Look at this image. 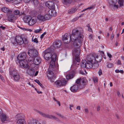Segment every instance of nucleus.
I'll return each instance as SVG.
<instances>
[{"label": "nucleus", "mask_w": 124, "mask_h": 124, "mask_svg": "<svg viewBox=\"0 0 124 124\" xmlns=\"http://www.w3.org/2000/svg\"><path fill=\"white\" fill-rule=\"evenodd\" d=\"M72 41L75 48H79L81 46L82 41L83 40L84 36L81 30H79L76 28L73 30L72 33L71 34Z\"/></svg>", "instance_id": "1"}, {"label": "nucleus", "mask_w": 124, "mask_h": 124, "mask_svg": "<svg viewBox=\"0 0 124 124\" xmlns=\"http://www.w3.org/2000/svg\"><path fill=\"white\" fill-rule=\"evenodd\" d=\"M54 49L53 48H48L45 50L43 53V55L44 58L46 60L51 59L49 67L54 68L55 67V62L56 60V55L54 54L52 55V53H53Z\"/></svg>", "instance_id": "2"}, {"label": "nucleus", "mask_w": 124, "mask_h": 124, "mask_svg": "<svg viewBox=\"0 0 124 124\" xmlns=\"http://www.w3.org/2000/svg\"><path fill=\"white\" fill-rule=\"evenodd\" d=\"M86 82L87 80L85 78L78 79L76 80V83L78 85H73L70 87V90L72 92H76L78 89V86L79 88H82L86 84Z\"/></svg>", "instance_id": "3"}, {"label": "nucleus", "mask_w": 124, "mask_h": 124, "mask_svg": "<svg viewBox=\"0 0 124 124\" xmlns=\"http://www.w3.org/2000/svg\"><path fill=\"white\" fill-rule=\"evenodd\" d=\"M27 39L26 38V36L24 35H22L21 36H17L15 39H13L11 42L13 45L16 46L18 44L21 45L25 42H27Z\"/></svg>", "instance_id": "4"}, {"label": "nucleus", "mask_w": 124, "mask_h": 124, "mask_svg": "<svg viewBox=\"0 0 124 124\" xmlns=\"http://www.w3.org/2000/svg\"><path fill=\"white\" fill-rule=\"evenodd\" d=\"M80 52V48H75L74 49L72 52V55L73 57H75L76 60L73 61V63L74 65H75L77 64L76 61L78 62L80 61V59L79 57Z\"/></svg>", "instance_id": "5"}, {"label": "nucleus", "mask_w": 124, "mask_h": 124, "mask_svg": "<svg viewBox=\"0 0 124 124\" xmlns=\"http://www.w3.org/2000/svg\"><path fill=\"white\" fill-rule=\"evenodd\" d=\"M16 118L17 120V123L18 124H25V122L24 120V115L22 114H18L16 116Z\"/></svg>", "instance_id": "6"}, {"label": "nucleus", "mask_w": 124, "mask_h": 124, "mask_svg": "<svg viewBox=\"0 0 124 124\" xmlns=\"http://www.w3.org/2000/svg\"><path fill=\"white\" fill-rule=\"evenodd\" d=\"M31 58H27L26 60H20V66L23 68H27L28 66L27 63L28 62H32Z\"/></svg>", "instance_id": "7"}, {"label": "nucleus", "mask_w": 124, "mask_h": 124, "mask_svg": "<svg viewBox=\"0 0 124 124\" xmlns=\"http://www.w3.org/2000/svg\"><path fill=\"white\" fill-rule=\"evenodd\" d=\"M28 54L30 57L29 58H31V59L32 60V61L33 60V58L36 57L37 56H38V53L37 50L35 49H31L29 50L28 51Z\"/></svg>", "instance_id": "8"}, {"label": "nucleus", "mask_w": 124, "mask_h": 124, "mask_svg": "<svg viewBox=\"0 0 124 124\" xmlns=\"http://www.w3.org/2000/svg\"><path fill=\"white\" fill-rule=\"evenodd\" d=\"M102 60V57L100 56V59L99 60H97L96 59V58H95L94 56H93V55H87V57L86 60L87 61H90L91 62H94L95 61H96L98 62H100Z\"/></svg>", "instance_id": "9"}, {"label": "nucleus", "mask_w": 124, "mask_h": 124, "mask_svg": "<svg viewBox=\"0 0 124 124\" xmlns=\"http://www.w3.org/2000/svg\"><path fill=\"white\" fill-rule=\"evenodd\" d=\"M57 87L60 88L62 86H65L66 84V81L64 78L62 79L61 80H58L54 82Z\"/></svg>", "instance_id": "10"}, {"label": "nucleus", "mask_w": 124, "mask_h": 124, "mask_svg": "<svg viewBox=\"0 0 124 124\" xmlns=\"http://www.w3.org/2000/svg\"><path fill=\"white\" fill-rule=\"evenodd\" d=\"M93 63L90 62V61L85 60L84 62H82L81 64V66L83 68L90 69L92 68L93 66Z\"/></svg>", "instance_id": "11"}, {"label": "nucleus", "mask_w": 124, "mask_h": 124, "mask_svg": "<svg viewBox=\"0 0 124 124\" xmlns=\"http://www.w3.org/2000/svg\"><path fill=\"white\" fill-rule=\"evenodd\" d=\"M71 34L69 33H66L63 36L62 40L63 41L67 40L65 43H69L70 41H72V38L71 37Z\"/></svg>", "instance_id": "12"}, {"label": "nucleus", "mask_w": 124, "mask_h": 124, "mask_svg": "<svg viewBox=\"0 0 124 124\" xmlns=\"http://www.w3.org/2000/svg\"><path fill=\"white\" fill-rule=\"evenodd\" d=\"M45 4L46 6L50 9L55 8L54 3L53 1H48L46 2Z\"/></svg>", "instance_id": "13"}, {"label": "nucleus", "mask_w": 124, "mask_h": 124, "mask_svg": "<svg viewBox=\"0 0 124 124\" xmlns=\"http://www.w3.org/2000/svg\"><path fill=\"white\" fill-rule=\"evenodd\" d=\"M37 112L39 113L42 116L47 118H48L50 119H53L54 116L52 115H49L43 113L39 111H38Z\"/></svg>", "instance_id": "14"}, {"label": "nucleus", "mask_w": 124, "mask_h": 124, "mask_svg": "<svg viewBox=\"0 0 124 124\" xmlns=\"http://www.w3.org/2000/svg\"><path fill=\"white\" fill-rule=\"evenodd\" d=\"M41 59L40 57L37 56L36 57L34 58L33 59V62L35 64L38 65L41 62Z\"/></svg>", "instance_id": "15"}, {"label": "nucleus", "mask_w": 124, "mask_h": 124, "mask_svg": "<svg viewBox=\"0 0 124 124\" xmlns=\"http://www.w3.org/2000/svg\"><path fill=\"white\" fill-rule=\"evenodd\" d=\"M26 57V54L25 52H23L19 54L17 57L18 59L20 60H25Z\"/></svg>", "instance_id": "16"}, {"label": "nucleus", "mask_w": 124, "mask_h": 124, "mask_svg": "<svg viewBox=\"0 0 124 124\" xmlns=\"http://www.w3.org/2000/svg\"><path fill=\"white\" fill-rule=\"evenodd\" d=\"M62 45L61 42L60 40H56L53 43V46L55 48H59Z\"/></svg>", "instance_id": "17"}, {"label": "nucleus", "mask_w": 124, "mask_h": 124, "mask_svg": "<svg viewBox=\"0 0 124 124\" xmlns=\"http://www.w3.org/2000/svg\"><path fill=\"white\" fill-rule=\"evenodd\" d=\"M72 0H62V1L65 7H68L72 2Z\"/></svg>", "instance_id": "18"}, {"label": "nucleus", "mask_w": 124, "mask_h": 124, "mask_svg": "<svg viewBox=\"0 0 124 124\" xmlns=\"http://www.w3.org/2000/svg\"><path fill=\"white\" fill-rule=\"evenodd\" d=\"M29 124H41L39 121L35 119L31 118L28 121Z\"/></svg>", "instance_id": "19"}, {"label": "nucleus", "mask_w": 124, "mask_h": 124, "mask_svg": "<svg viewBox=\"0 0 124 124\" xmlns=\"http://www.w3.org/2000/svg\"><path fill=\"white\" fill-rule=\"evenodd\" d=\"M1 11L5 13L10 14L12 12V11L9 9L8 8L6 7H3L1 8Z\"/></svg>", "instance_id": "20"}, {"label": "nucleus", "mask_w": 124, "mask_h": 124, "mask_svg": "<svg viewBox=\"0 0 124 124\" xmlns=\"http://www.w3.org/2000/svg\"><path fill=\"white\" fill-rule=\"evenodd\" d=\"M8 19L9 21L14 22L16 19V17L15 15H11L9 16Z\"/></svg>", "instance_id": "21"}, {"label": "nucleus", "mask_w": 124, "mask_h": 124, "mask_svg": "<svg viewBox=\"0 0 124 124\" xmlns=\"http://www.w3.org/2000/svg\"><path fill=\"white\" fill-rule=\"evenodd\" d=\"M75 74V72L74 71H73L70 72L69 75L66 76V78L68 79H72L73 78Z\"/></svg>", "instance_id": "22"}, {"label": "nucleus", "mask_w": 124, "mask_h": 124, "mask_svg": "<svg viewBox=\"0 0 124 124\" xmlns=\"http://www.w3.org/2000/svg\"><path fill=\"white\" fill-rule=\"evenodd\" d=\"M78 10V9L77 8H73L68 10V13L69 14H71L74 13L75 12Z\"/></svg>", "instance_id": "23"}, {"label": "nucleus", "mask_w": 124, "mask_h": 124, "mask_svg": "<svg viewBox=\"0 0 124 124\" xmlns=\"http://www.w3.org/2000/svg\"><path fill=\"white\" fill-rule=\"evenodd\" d=\"M55 9H50L48 11V13L51 16H55L56 15L57 12L55 10Z\"/></svg>", "instance_id": "24"}, {"label": "nucleus", "mask_w": 124, "mask_h": 124, "mask_svg": "<svg viewBox=\"0 0 124 124\" xmlns=\"http://www.w3.org/2000/svg\"><path fill=\"white\" fill-rule=\"evenodd\" d=\"M31 18L32 17L30 16H26L24 17L23 20L25 22L28 23Z\"/></svg>", "instance_id": "25"}, {"label": "nucleus", "mask_w": 124, "mask_h": 124, "mask_svg": "<svg viewBox=\"0 0 124 124\" xmlns=\"http://www.w3.org/2000/svg\"><path fill=\"white\" fill-rule=\"evenodd\" d=\"M9 73L13 77L18 72L16 70H9Z\"/></svg>", "instance_id": "26"}, {"label": "nucleus", "mask_w": 124, "mask_h": 124, "mask_svg": "<svg viewBox=\"0 0 124 124\" xmlns=\"http://www.w3.org/2000/svg\"><path fill=\"white\" fill-rule=\"evenodd\" d=\"M112 4H110L111 6L112 7H114L115 8H116V9H118L119 7L118 5L116 4V3L117 1L116 0L115 2H114V1L112 0L111 1Z\"/></svg>", "instance_id": "27"}, {"label": "nucleus", "mask_w": 124, "mask_h": 124, "mask_svg": "<svg viewBox=\"0 0 124 124\" xmlns=\"http://www.w3.org/2000/svg\"><path fill=\"white\" fill-rule=\"evenodd\" d=\"M36 22V21L35 19H32V18L28 23V24L29 26H32Z\"/></svg>", "instance_id": "28"}, {"label": "nucleus", "mask_w": 124, "mask_h": 124, "mask_svg": "<svg viewBox=\"0 0 124 124\" xmlns=\"http://www.w3.org/2000/svg\"><path fill=\"white\" fill-rule=\"evenodd\" d=\"M13 77L14 79L15 80L18 81L20 78V76L18 73L15 75Z\"/></svg>", "instance_id": "29"}, {"label": "nucleus", "mask_w": 124, "mask_h": 124, "mask_svg": "<svg viewBox=\"0 0 124 124\" xmlns=\"http://www.w3.org/2000/svg\"><path fill=\"white\" fill-rule=\"evenodd\" d=\"M38 19L44 22L46 20V19L45 18V16L42 15H39L38 16Z\"/></svg>", "instance_id": "30"}, {"label": "nucleus", "mask_w": 124, "mask_h": 124, "mask_svg": "<svg viewBox=\"0 0 124 124\" xmlns=\"http://www.w3.org/2000/svg\"><path fill=\"white\" fill-rule=\"evenodd\" d=\"M7 117L5 115H3L1 117V119L2 122H3L7 120Z\"/></svg>", "instance_id": "31"}, {"label": "nucleus", "mask_w": 124, "mask_h": 124, "mask_svg": "<svg viewBox=\"0 0 124 124\" xmlns=\"http://www.w3.org/2000/svg\"><path fill=\"white\" fill-rule=\"evenodd\" d=\"M31 1L35 6H37L39 3L38 0H31Z\"/></svg>", "instance_id": "32"}, {"label": "nucleus", "mask_w": 124, "mask_h": 124, "mask_svg": "<svg viewBox=\"0 0 124 124\" xmlns=\"http://www.w3.org/2000/svg\"><path fill=\"white\" fill-rule=\"evenodd\" d=\"M45 17L46 20H49L51 18V16L49 14H46L45 15Z\"/></svg>", "instance_id": "33"}, {"label": "nucleus", "mask_w": 124, "mask_h": 124, "mask_svg": "<svg viewBox=\"0 0 124 124\" xmlns=\"http://www.w3.org/2000/svg\"><path fill=\"white\" fill-rule=\"evenodd\" d=\"M34 81L37 83L40 86H41L42 88L44 87V86L42 84L40 83L38 79H36L35 80H34Z\"/></svg>", "instance_id": "34"}, {"label": "nucleus", "mask_w": 124, "mask_h": 124, "mask_svg": "<svg viewBox=\"0 0 124 124\" xmlns=\"http://www.w3.org/2000/svg\"><path fill=\"white\" fill-rule=\"evenodd\" d=\"M32 42H34L36 43H37L39 42V41L38 40L37 38H35L34 39V36H33L32 38Z\"/></svg>", "instance_id": "35"}, {"label": "nucleus", "mask_w": 124, "mask_h": 124, "mask_svg": "<svg viewBox=\"0 0 124 124\" xmlns=\"http://www.w3.org/2000/svg\"><path fill=\"white\" fill-rule=\"evenodd\" d=\"M95 6H94V5H92V6H91L90 7L88 8H87L86 9H85L83 10L81 12H84L85 11V10H86V9H91L94 8H95Z\"/></svg>", "instance_id": "36"}, {"label": "nucleus", "mask_w": 124, "mask_h": 124, "mask_svg": "<svg viewBox=\"0 0 124 124\" xmlns=\"http://www.w3.org/2000/svg\"><path fill=\"white\" fill-rule=\"evenodd\" d=\"M118 3L119 4L120 6H122L123 5V0H119L118 1Z\"/></svg>", "instance_id": "37"}, {"label": "nucleus", "mask_w": 124, "mask_h": 124, "mask_svg": "<svg viewBox=\"0 0 124 124\" xmlns=\"http://www.w3.org/2000/svg\"><path fill=\"white\" fill-rule=\"evenodd\" d=\"M20 11L18 10H16L14 11V13L15 15H18L20 14Z\"/></svg>", "instance_id": "38"}, {"label": "nucleus", "mask_w": 124, "mask_h": 124, "mask_svg": "<svg viewBox=\"0 0 124 124\" xmlns=\"http://www.w3.org/2000/svg\"><path fill=\"white\" fill-rule=\"evenodd\" d=\"M99 62H97V61H96L95 62H95L94 63L93 62V63H94L93 65L94 66H95L96 67H98L99 66V64L98 63Z\"/></svg>", "instance_id": "39"}, {"label": "nucleus", "mask_w": 124, "mask_h": 124, "mask_svg": "<svg viewBox=\"0 0 124 124\" xmlns=\"http://www.w3.org/2000/svg\"><path fill=\"white\" fill-rule=\"evenodd\" d=\"M35 71L33 70H31L30 71V75L31 76H33L34 75Z\"/></svg>", "instance_id": "40"}, {"label": "nucleus", "mask_w": 124, "mask_h": 124, "mask_svg": "<svg viewBox=\"0 0 124 124\" xmlns=\"http://www.w3.org/2000/svg\"><path fill=\"white\" fill-rule=\"evenodd\" d=\"M21 0H13L12 3L15 2V3L18 4L20 2Z\"/></svg>", "instance_id": "41"}, {"label": "nucleus", "mask_w": 124, "mask_h": 124, "mask_svg": "<svg viewBox=\"0 0 124 124\" xmlns=\"http://www.w3.org/2000/svg\"><path fill=\"white\" fill-rule=\"evenodd\" d=\"M94 37V35L91 34L89 36V38L90 40H91L93 39Z\"/></svg>", "instance_id": "42"}, {"label": "nucleus", "mask_w": 124, "mask_h": 124, "mask_svg": "<svg viewBox=\"0 0 124 124\" xmlns=\"http://www.w3.org/2000/svg\"><path fill=\"white\" fill-rule=\"evenodd\" d=\"M47 77L49 79H51L54 76V75H50L49 74H47Z\"/></svg>", "instance_id": "43"}, {"label": "nucleus", "mask_w": 124, "mask_h": 124, "mask_svg": "<svg viewBox=\"0 0 124 124\" xmlns=\"http://www.w3.org/2000/svg\"><path fill=\"white\" fill-rule=\"evenodd\" d=\"M107 66L109 68H110L113 66V64L110 63H108Z\"/></svg>", "instance_id": "44"}, {"label": "nucleus", "mask_w": 124, "mask_h": 124, "mask_svg": "<svg viewBox=\"0 0 124 124\" xmlns=\"http://www.w3.org/2000/svg\"><path fill=\"white\" fill-rule=\"evenodd\" d=\"M88 28V31H90L91 32H93V31L92 29L90 28V26L89 25V24H88L87 26Z\"/></svg>", "instance_id": "45"}, {"label": "nucleus", "mask_w": 124, "mask_h": 124, "mask_svg": "<svg viewBox=\"0 0 124 124\" xmlns=\"http://www.w3.org/2000/svg\"><path fill=\"white\" fill-rule=\"evenodd\" d=\"M42 31V30L41 29H37L36 30H35L34 31V32L36 33H39L40 31Z\"/></svg>", "instance_id": "46"}, {"label": "nucleus", "mask_w": 124, "mask_h": 124, "mask_svg": "<svg viewBox=\"0 0 124 124\" xmlns=\"http://www.w3.org/2000/svg\"><path fill=\"white\" fill-rule=\"evenodd\" d=\"M98 74L100 76H101L102 74V71L101 69H100L98 71Z\"/></svg>", "instance_id": "47"}, {"label": "nucleus", "mask_w": 124, "mask_h": 124, "mask_svg": "<svg viewBox=\"0 0 124 124\" xmlns=\"http://www.w3.org/2000/svg\"><path fill=\"white\" fill-rule=\"evenodd\" d=\"M48 74L54 75V74L53 72L51 70H49L48 71Z\"/></svg>", "instance_id": "48"}, {"label": "nucleus", "mask_w": 124, "mask_h": 124, "mask_svg": "<svg viewBox=\"0 0 124 124\" xmlns=\"http://www.w3.org/2000/svg\"><path fill=\"white\" fill-rule=\"evenodd\" d=\"M20 60L17 58V60L16 61V63L18 65H20Z\"/></svg>", "instance_id": "49"}, {"label": "nucleus", "mask_w": 124, "mask_h": 124, "mask_svg": "<svg viewBox=\"0 0 124 124\" xmlns=\"http://www.w3.org/2000/svg\"><path fill=\"white\" fill-rule=\"evenodd\" d=\"M46 32H45L43 34H42L40 36V38L41 39H42L44 36L46 34Z\"/></svg>", "instance_id": "50"}, {"label": "nucleus", "mask_w": 124, "mask_h": 124, "mask_svg": "<svg viewBox=\"0 0 124 124\" xmlns=\"http://www.w3.org/2000/svg\"><path fill=\"white\" fill-rule=\"evenodd\" d=\"M93 80L94 82L95 83L97 82H98V79L96 78H93Z\"/></svg>", "instance_id": "51"}, {"label": "nucleus", "mask_w": 124, "mask_h": 124, "mask_svg": "<svg viewBox=\"0 0 124 124\" xmlns=\"http://www.w3.org/2000/svg\"><path fill=\"white\" fill-rule=\"evenodd\" d=\"M53 119H55L57 121H60V120L57 117H56L54 116Z\"/></svg>", "instance_id": "52"}, {"label": "nucleus", "mask_w": 124, "mask_h": 124, "mask_svg": "<svg viewBox=\"0 0 124 124\" xmlns=\"http://www.w3.org/2000/svg\"><path fill=\"white\" fill-rule=\"evenodd\" d=\"M0 28L1 29L3 30H4L6 28L5 27L3 26L1 24H0Z\"/></svg>", "instance_id": "53"}, {"label": "nucleus", "mask_w": 124, "mask_h": 124, "mask_svg": "<svg viewBox=\"0 0 124 124\" xmlns=\"http://www.w3.org/2000/svg\"><path fill=\"white\" fill-rule=\"evenodd\" d=\"M107 54L109 58H112V56L109 53L107 52Z\"/></svg>", "instance_id": "54"}, {"label": "nucleus", "mask_w": 124, "mask_h": 124, "mask_svg": "<svg viewBox=\"0 0 124 124\" xmlns=\"http://www.w3.org/2000/svg\"><path fill=\"white\" fill-rule=\"evenodd\" d=\"M56 114L59 116H60V117H62V118L63 117V116H62V115L61 114L58 113H56Z\"/></svg>", "instance_id": "55"}, {"label": "nucleus", "mask_w": 124, "mask_h": 124, "mask_svg": "<svg viewBox=\"0 0 124 124\" xmlns=\"http://www.w3.org/2000/svg\"><path fill=\"white\" fill-rule=\"evenodd\" d=\"M117 93L118 96L119 97H120L121 96V95L120 92L119 91L117 92Z\"/></svg>", "instance_id": "56"}, {"label": "nucleus", "mask_w": 124, "mask_h": 124, "mask_svg": "<svg viewBox=\"0 0 124 124\" xmlns=\"http://www.w3.org/2000/svg\"><path fill=\"white\" fill-rule=\"evenodd\" d=\"M114 34L112 33L111 35V38H110V39L111 40H112L113 38H114Z\"/></svg>", "instance_id": "57"}, {"label": "nucleus", "mask_w": 124, "mask_h": 124, "mask_svg": "<svg viewBox=\"0 0 124 124\" xmlns=\"http://www.w3.org/2000/svg\"><path fill=\"white\" fill-rule=\"evenodd\" d=\"M0 78L2 81H3L4 80L3 77L0 74Z\"/></svg>", "instance_id": "58"}, {"label": "nucleus", "mask_w": 124, "mask_h": 124, "mask_svg": "<svg viewBox=\"0 0 124 124\" xmlns=\"http://www.w3.org/2000/svg\"><path fill=\"white\" fill-rule=\"evenodd\" d=\"M28 84L30 85L32 87H34V86L33 85L31 84L30 82H29L28 83Z\"/></svg>", "instance_id": "59"}, {"label": "nucleus", "mask_w": 124, "mask_h": 124, "mask_svg": "<svg viewBox=\"0 0 124 124\" xmlns=\"http://www.w3.org/2000/svg\"><path fill=\"white\" fill-rule=\"evenodd\" d=\"M117 63L119 65H121V62L120 60H118L117 62Z\"/></svg>", "instance_id": "60"}, {"label": "nucleus", "mask_w": 124, "mask_h": 124, "mask_svg": "<svg viewBox=\"0 0 124 124\" xmlns=\"http://www.w3.org/2000/svg\"><path fill=\"white\" fill-rule=\"evenodd\" d=\"M100 109V107L99 106H98L97 107V111H99V110Z\"/></svg>", "instance_id": "61"}, {"label": "nucleus", "mask_w": 124, "mask_h": 124, "mask_svg": "<svg viewBox=\"0 0 124 124\" xmlns=\"http://www.w3.org/2000/svg\"><path fill=\"white\" fill-rule=\"evenodd\" d=\"M50 81L51 82H54V79L53 78L50 79Z\"/></svg>", "instance_id": "62"}, {"label": "nucleus", "mask_w": 124, "mask_h": 124, "mask_svg": "<svg viewBox=\"0 0 124 124\" xmlns=\"http://www.w3.org/2000/svg\"><path fill=\"white\" fill-rule=\"evenodd\" d=\"M115 72L116 73H118L119 72V70L118 69L115 70Z\"/></svg>", "instance_id": "63"}, {"label": "nucleus", "mask_w": 124, "mask_h": 124, "mask_svg": "<svg viewBox=\"0 0 124 124\" xmlns=\"http://www.w3.org/2000/svg\"><path fill=\"white\" fill-rule=\"evenodd\" d=\"M78 19V18H74L73 20H72L73 22H74L76 21Z\"/></svg>", "instance_id": "64"}]
</instances>
